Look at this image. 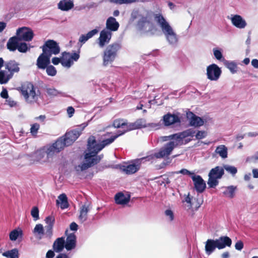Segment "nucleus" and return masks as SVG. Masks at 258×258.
Here are the masks:
<instances>
[{"instance_id":"nucleus-1","label":"nucleus","mask_w":258,"mask_h":258,"mask_svg":"<svg viewBox=\"0 0 258 258\" xmlns=\"http://www.w3.org/2000/svg\"><path fill=\"white\" fill-rule=\"evenodd\" d=\"M153 16V13L151 11L145 9L134 10L131 14V17L133 20L138 19L137 24L138 29L145 32L152 30L153 27L152 22ZM154 17L168 44L173 47H176L179 38L169 23L160 13L154 14Z\"/></svg>"},{"instance_id":"nucleus-2","label":"nucleus","mask_w":258,"mask_h":258,"mask_svg":"<svg viewBox=\"0 0 258 258\" xmlns=\"http://www.w3.org/2000/svg\"><path fill=\"white\" fill-rule=\"evenodd\" d=\"M87 125L88 123L84 122L76 128L67 132L64 136L59 138L45 151L47 158L51 157L55 153L60 152L65 147L71 145L80 137L83 130Z\"/></svg>"},{"instance_id":"nucleus-3","label":"nucleus","mask_w":258,"mask_h":258,"mask_svg":"<svg viewBox=\"0 0 258 258\" xmlns=\"http://www.w3.org/2000/svg\"><path fill=\"white\" fill-rule=\"evenodd\" d=\"M232 244L231 238L227 236H222L216 240L209 239L206 242L205 251L206 254L210 255L216 248L223 249L226 246L230 247Z\"/></svg>"},{"instance_id":"nucleus-4","label":"nucleus","mask_w":258,"mask_h":258,"mask_svg":"<svg viewBox=\"0 0 258 258\" xmlns=\"http://www.w3.org/2000/svg\"><path fill=\"white\" fill-rule=\"evenodd\" d=\"M121 48L119 43H114L108 45L104 52L103 65L106 66L111 63L117 56V51Z\"/></svg>"},{"instance_id":"nucleus-5","label":"nucleus","mask_w":258,"mask_h":258,"mask_svg":"<svg viewBox=\"0 0 258 258\" xmlns=\"http://www.w3.org/2000/svg\"><path fill=\"white\" fill-rule=\"evenodd\" d=\"M22 93L27 103L30 104L38 103V97L41 96L40 90H36V88L32 83H29L27 89L22 90Z\"/></svg>"},{"instance_id":"nucleus-6","label":"nucleus","mask_w":258,"mask_h":258,"mask_svg":"<svg viewBox=\"0 0 258 258\" xmlns=\"http://www.w3.org/2000/svg\"><path fill=\"white\" fill-rule=\"evenodd\" d=\"M224 174V168L217 166L212 168L209 172L208 185L210 188H215L219 183L218 179L222 178Z\"/></svg>"},{"instance_id":"nucleus-7","label":"nucleus","mask_w":258,"mask_h":258,"mask_svg":"<svg viewBox=\"0 0 258 258\" xmlns=\"http://www.w3.org/2000/svg\"><path fill=\"white\" fill-rule=\"evenodd\" d=\"M99 151H88L85 155V162L82 163L81 164L76 166L75 169L77 172L82 171L88 169L89 168L97 164L95 156Z\"/></svg>"},{"instance_id":"nucleus-8","label":"nucleus","mask_w":258,"mask_h":258,"mask_svg":"<svg viewBox=\"0 0 258 258\" xmlns=\"http://www.w3.org/2000/svg\"><path fill=\"white\" fill-rule=\"evenodd\" d=\"M178 143L174 141H170L161 147L158 152L153 154L155 158L159 159L167 157L172 153Z\"/></svg>"},{"instance_id":"nucleus-9","label":"nucleus","mask_w":258,"mask_h":258,"mask_svg":"<svg viewBox=\"0 0 258 258\" xmlns=\"http://www.w3.org/2000/svg\"><path fill=\"white\" fill-rule=\"evenodd\" d=\"M41 48L42 51L47 55L50 54V57L52 54H58L60 50L58 44L55 41L50 39L45 41Z\"/></svg>"},{"instance_id":"nucleus-10","label":"nucleus","mask_w":258,"mask_h":258,"mask_svg":"<svg viewBox=\"0 0 258 258\" xmlns=\"http://www.w3.org/2000/svg\"><path fill=\"white\" fill-rule=\"evenodd\" d=\"M222 74L221 69L215 63H212L207 68V77L210 81H217Z\"/></svg>"},{"instance_id":"nucleus-11","label":"nucleus","mask_w":258,"mask_h":258,"mask_svg":"<svg viewBox=\"0 0 258 258\" xmlns=\"http://www.w3.org/2000/svg\"><path fill=\"white\" fill-rule=\"evenodd\" d=\"M17 37L20 40L31 41L34 36L33 31L29 28L23 27L17 30Z\"/></svg>"},{"instance_id":"nucleus-12","label":"nucleus","mask_w":258,"mask_h":258,"mask_svg":"<svg viewBox=\"0 0 258 258\" xmlns=\"http://www.w3.org/2000/svg\"><path fill=\"white\" fill-rule=\"evenodd\" d=\"M163 120L165 126H169L176 123L180 124L181 122L179 113H168L163 116Z\"/></svg>"},{"instance_id":"nucleus-13","label":"nucleus","mask_w":258,"mask_h":258,"mask_svg":"<svg viewBox=\"0 0 258 258\" xmlns=\"http://www.w3.org/2000/svg\"><path fill=\"white\" fill-rule=\"evenodd\" d=\"M191 179L196 190L198 193H202L206 188V184L204 179L200 175L196 174L191 176Z\"/></svg>"},{"instance_id":"nucleus-14","label":"nucleus","mask_w":258,"mask_h":258,"mask_svg":"<svg viewBox=\"0 0 258 258\" xmlns=\"http://www.w3.org/2000/svg\"><path fill=\"white\" fill-rule=\"evenodd\" d=\"M50 54L47 55L42 51V53L38 56L37 59L36 65L37 68L42 70L45 69L50 63Z\"/></svg>"},{"instance_id":"nucleus-15","label":"nucleus","mask_w":258,"mask_h":258,"mask_svg":"<svg viewBox=\"0 0 258 258\" xmlns=\"http://www.w3.org/2000/svg\"><path fill=\"white\" fill-rule=\"evenodd\" d=\"M123 135V133H118V131L112 135L109 138L107 139H104L100 143H99L97 149L98 151H100L104 147L112 144L115 139L119 136Z\"/></svg>"},{"instance_id":"nucleus-16","label":"nucleus","mask_w":258,"mask_h":258,"mask_svg":"<svg viewBox=\"0 0 258 258\" xmlns=\"http://www.w3.org/2000/svg\"><path fill=\"white\" fill-rule=\"evenodd\" d=\"M45 156V152L44 150H38L31 155H27L26 157L27 160L30 164H33L35 162L41 161Z\"/></svg>"},{"instance_id":"nucleus-17","label":"nucleus","mask_w":258,"mask_h":258,"mask_svg":"<svg viewBox=\"0 0 258 258\" xmlns=\"http://www.w3.org/2000/svg\"><path fill=\"white\" fill-rule=\"evenodd\" d=\"M112 36V33L105 29L102 30L100 33V36L98 38L99 45L103 47L105 44L109 42Z\"/></svg>"},{"instance_id":"nucleus-18","label":"nucleus","mask_w":258,"mask_h":258,"mask_svg":"<svg viewBox=\"0 0 258 258\" xmlns=\"http://www.w3.org/2000/svg\"><path fill=\"white\" fill-rule=\"evenodd\" d=\"M187 117L189 119V125L191 126L200 127L204 123V121L201 117L197 116L192 112L187 113Z\"/></svg>"},{"instance_id":"nucleus-19","label":"nucleus","mask_w":258,"mask_h":258,"mask_svg":"<svg viewBox=\"0 0 258 258\" xmlns=\"http://www.w3.org/2000/svg\"><path fill=\"white\" fill-rule=\"evenodd\" d=\"M230 20L232 25L237 28L243 29L247 25L245 20L240 15H231Z\"/></svg>"},{"instance_id":"nucleus-20","label":"nucleus","mask_w":258,"mask_h":258,"mask_svg":"<svg viewBox=\"0 0 258 258\" xmlns=\"http://www.w3.org/2000/svg\"><path fill=\"white\" fill-rule=\"evenodd\" d=\"M42 88L45 91L47 95L50 97H56L58 96L64 97H69V95L66 93L60 91L53 87H49L47 85H44L42 86Z\"/></svg>"},{"instance_id":"nucleus-21","label":"nucleus","mask_w":258,"mask_h":258,"mask_svg":"<svg viewBox=\"0 0 258 258\" xmlns=\"http://www.w3.org/2000/svg\"><path fill=\"white\" fill-rule=\"evenodd\" d=\"M77 237L74 233L69 234L65 239V248L67 251H71L76 247Z\"/></svg>"},{"instance_id":"nucleus-22","label":"nucleus","mask_w":258,"mask_h":258,"mask_svg":"<svg viewBox=\"0 0 258 258\" xmlns=\"http://www.w3.org/2000/svg\"><path fill=\"white\" fill-rule=\"evenodd\" d=\"M19 66L20 64L15 60H10L5 63L6 69L8 70L12 76L14 73H18L20 71Z\"/></svg>"},{"instance_id":"nucleus-23","label":"nucleus","mask_w":258,"mask_h":258,"mask_svg":"<svg viewBox=\"0 0 258 258\" xmlns=\"http://www.w3.org/2000/svg\"><path fill=\"white\" fill-rule=\"evenodd\" d=\"M65 248V237L62 236L56 238L53 244L52 249L56 253H61Z\"/></svg>"},{"instance_id":"nucleus-24","label":"nucleus","mask_w":258,"mask_h":258,"mask_svg":"<svg viewBox=\"0 0 258 258\" xmlns=\"http://www.w3.org/2000/svg\"><path fill=\"white\" fill-rule=\"evenodd\" d=\"M119 24L116 21L115 18L113 17H109L106 22V30L111 31H116L118 29Z\"/></svg>"},{"instance_id":"nucleus-25","label":"nucleus","mask_w":258,"mask_h":258,"mask_svg":"<svg viewBox=\"0 0 258 258\" xmlns=\"http://www.w3.org/2000/svg\"><path fill=\"white\" fill-rule=\"evenodd\" d=\"M90 209V204L88 202L85 203L80 208V215L79 218L82 222H84L87 220V214Z\"/></svg>"},{"instance_id":"nucleus-26","label":"nucleus","mask_w":258,"mask_h":258,"mask_svg":"<svg viewBox=\"0 0 258 258\" xmlns=\"http://www.w3.org/2000/svg\"><path fill=\"white\" fill-rule=\"evenodd\" d=\"M145 125L143 124L142 123V120H138L135 122L133 123H130L128 124L126 122V125L125 126V128H124L123 130L120 131L118 130V133H123V134L126 133L127 132L135 130L137 128H141L142 127H145Z\"/></svg>"},{"instance_id":"nucleus-27","label":"nucleus","mask_w":258,"mask_h":258,"mask_svg":"<svg viewBox=\"0 0 258 258\" xmlns=\"http://www.w3.org/2000/svg\"><path fill=\"white\" fill-rule=\"evenodd\" d=\"M121 169L127 174H132L137 172L140 168L134 160L132 162V164L122 166Z\"/></svg>"},{"instance_id":"nucleus-28","label":"nucleus","mask_w":258,"mask_h":258,"mask_svg":"<svg viewBox=\"0 0 258 258\" xmlns=\"http://www.w3.org/2000/svg\"><path fill=\"white\" fill-rule=\"evenodd\" d=\"M57 6L62 11H68L74 7V5L72 0H61L58 3Z\"/></svg>"},{"instance_id":"nucleus-29","label":"nucleus","mask_w":258,"mask_h":258,"mask_svg":"<svg viewBox=\"0 0 258 258\" xmlns=\"http://www.w3.org/2000/svg\"><path fill=\"white\" fill-rule=\"evenodd\" d=\"M56 205L60 208L61 209H65L69 207V204L68 201V198L65 194H60L58 197V199L56 201Z\"/></svg>"},{"instance_id":"nucleus-30","label":"nucleus","mask_w":258,"mask_h":258,"mask_svg":"<svg viewBox=\"0 0 258 258\" xmlns=\"http://www.w3.org/2000/svg\"><path fill=\"white\" fill-rule=\"evenodd\" d=\"M114 200L117 204L124 205L129 202L130 197H126L122 192H120L115 195Z\"/></svg>"},{"instance_id":"nucleus-31","label":"nucleus","mask_w":258,"mask_h":258,"mask_svg":"<svg viewBox=\"0 0 258 258\" xmlns=\"http://www.w3.org/2000/svg\"><path fill=\"white\" fill-rule=\"evenodd\" d=\"M19 41L20 40L17 36L10 38L7 44L8 49L11 51H15L18 48Z\"/></svg>"},{"instance_id":"nucleus-32","label":"nucleus","mask_w":258,"mask_h":258,"mask_svg":"<svg viewBox=\"0 0 258 258\" xmlns=\"http://www.w3.org/2000/svg\"><path fill=\"white\" fill-rule=\"evenodd\" d=\"M70 53L63 52L62 53L61 64L64 67L70 68L73 64V61L70 57Z\"/></svg>"},{"instance_id":"nucleus-33","label":"nucleus","mask_w":258,"mask_h":258,"mask_svg":"<svg viewBox=\"0 0 258 258\" xmlns=\"http://www.w3.org/2000/svg\"><path fill=\"white\" fill-rule=\"evenodd\" d=\"M98 32V30L96 29H94L89 32H88L86 34H82L80 36L79 41V42L84 44L86 42L88 41L90 38L93 37L94 35H95Z\"/></svg>"},{"instance_id":"nucleus-34","label":"nucleus","mask_w":258,"mask_h":258,"mask_svg":"<svg viewBox=\"0 0 258 258\" xmlns=\"http://www.w3.org/2000/svg\"><path fill=\"white\" fill-rule=\"evenodd\" d=\"M215 152L218 154L222 159H225L228 157V149L224 145H221L217 146Z\"/></svg>"},{"instance_id":"nucleus-35","label":"nucleus","mask_w":258,"mask_h":258,"mask_svg":"<svg viewBox=\"0 0 258 258\" xmlns=\"http://www.w3.org/2000/svg\"><path fill=\"white\" fill-rule=\"evenodd\" d=\"M99 143H97L94 136L90 137L88 139V150L91 151H96L98 148Z\"/></svg>"},{"instance_id":"nucleus-36","label":"nucleus","mask_w":258,"mask_h":258,"mask_svg":"<svg viewBox=\"0 0 258 258\" xmlns=\"http://www.w3.org/2000/svg\"><path fill=\"white\" fill-rule=\"evenodd\" d=\"M12 77L9 72L0 70V84H7Z\"/></svg>"},{"instance_id":"nucleus-37","label":"nucleus","mask_w":258,"mask_h":258,"mask_svg":"<svg viewBox=\"0 0 258 258\" xmlns=\"http://www.w3.org/2000/svg\"><path fill=\"white\" fill-rule=\"evenodd\" d=\"M154 159H155L153 154H151L144 157L136 159L134 160V161L136 163L137 166L140 169L141 165L142 164H145L147 162H150L152 163L154 161Z\"/></svg>"},{"instance_id":"nucleus-38","label":"nucleus","mask_w":258,"mask_h":258,"mask_svg":"<svg viewBox=\"0 0 258 258\" xmlns=\"http://www.w3.org/2000/svg\"><path fill=\"white\" fill-rule=\"evenodd\" d=\"M225 190L223 191V195L226 197L232 199L235 196L236 186L230 185L225 187Z\"/></svg>"},{"instance_id":"nucleus-39","label":"nucleus","mask_w":258,"mask_h":258,"mask_svg":"<svg viewBox=\"0 0 258 258\" xmlns=\"http://www.w3.org/2000/svg\"><path fill=\"white\" fill-rule=\"evenodd\" d=\"M2 255L7 258H19V251L15 248L3 252Z\"/></svg>"},{"instance_id":"nucleus-40","label":"nucleus","mask_w":258,"mask_h":258,"mask_svg":"<svg viewBox=\"0 0 258 258\" xmlns=\"http://www.w3.org/2000/svg\"><path fill=\"white\" fill-rule=\"evenodd\" d=\"M224 65L229 70L232 74H235L237 72L238 67L235 62L233 61L225 60Z\"/></svg>"},{"instance_id":"nucleus-41","label":"nucleus","mask_w":258,"mask_h":258,"mask_svg":"<svg viewBox=\"0 0 258 258\" xmlns=\"http://www.w3.org/2000/svg\"><path fill=\"white\" fill-rule=\"evenodd\" d=\"M22 235L23 232L21 229H14L10 233V239L12 241H16L19 236H22Z\"/></svg>"},{"instance_id":"nucleus-42","label":"nucleus","mask_w":258,"mask_h":258,"mask_svg":"<svg viewBox=\"0 0 258 258\" xmlns=\"http://www.w3.org/2000/svg\"><path fill=\"white\" fill-rule=\"evenodd\" d=\"M126 125V122L122 119H118L114 120L113 123V126L115 128L121 127L122 130L125 128V126Z\"/></svg>"},{"instance_id":"nucleus-43","label":"nucleus","mask_w":258,"mask_h":258,"mask_svg":"<svg viewBox=\"0 0 258 258\" xmlns=\"http://www.w3.org/2000/svg\"><path fill=\"white\" fill-rule=\"evenodd\" d=\"M33 232L34 234H37L38 235H39V238H41L42 236L44 234V228L43 225L41 224H36Z\"/></svg>"},{"instance_id":"nucleus-44","label":"nucleus","mask_w":258,"mask_h":258,"mask_svg":"<svg viewBox=\"0 0 258 258\" xmlns=\"http://www.w3.org/2000/svg\"><path fill=\"white\" fill-rule=\"evenodd\" d=\"M223 168L224 170L225 169L227 172L233 176H234L237 172V168L234 166L226 164L223 166Z\"/></svg>"},{"instance_id":"nucleus-45","label":"nucleus","mask_w":258,"mask_h":258,"mask_svg":"<svg viewBox=\"0 0 258 258\" xmlns=\"http://www.w3.org/2000/svg\"><path fill=\"white\" fill-rule=\"evenodd\" d=\"M45 69L48 76L53 77L55 76L57 73L55 68L52 65H48Z\"/></svg>"},{"instance_id":"nucleus-46","label":"nucleus","mask_w":258,"mask_h":258,"mask_svg":"<svg viewBox=\"0 0 258 258\" xmlns=\"http://www.w3.org/2000/svg\"><path fill=\"white\" fill-rule=\"evenodd\" d=\"M165 138H169L170 140H175L178 142H180L183 139L182 133L174 134L169 136H165Z\"/></svg>"},{"instance_id":"nucleus-47","label":"nucleus","mask_w":258,"mask_h":258,"mask_svg":"<svg viewBox=\"0 0 258 258\" xmlns=\"http://www.w3.org/2000/svg\"><path fill=\"white\" fill-rule=\"evenodd\" d=\"M39 209L36 206L33 207L31 211V215L33 218L34 221H36L39 219Z\"/></svg>"},{"instance_id":"nucleus-48","label":"nucleus","mask_w":258,"mask_h":258,"mask_svg":"<svg viewBox=\"0 0 258 258\" xmlns=\"http://www.w3.org/2000/svg\"><path fill=\"white\" fill-rule=\"evenodd\" d=\"M181 133L182 137L183 139H184L188 137H193L196 133V131L192 128H189Z\"/></svg>"},{"instance_id":"nucleus-49","label":"nucleus","mask_w":258,"mask_h":258,"mask_svg":"<svg viewBox=\"0 0 258 258\" xmlns=\"http://www.w3.org/2000/svg\"><path fill=\"white\" fill-rule=\"evenodd\" d=\"M246 161L253 163L258 162V151L256 152L253 155L247 157Z\"/></svg>"},{"instance_id":"nucleus-50","label":"nucleus","mask_w":258,"mask_h":258,"mask_svg":"<svg viewBox=\"0 0 258 258\" xmlns=\"http://www.w3.org/2000/svg\"><path fill=\"white\" fill-rule=\"evenodd\" d=\"M111 3L118 5L130 4L134 3V0H109Z\"/></svg>"},{"instance_id":"nucleus-51","label":"nucleus","mask_w":258,"mask_h":258,"mask_svg":"<svg viewBox=\"0 0 258 258\" xmlns=\"http://www.w3.org/2000/svg\"><path fill=\"white\" fill-rule=\"evenodd\" d=\"M17 49L20 52L25 53L28 50V48L26 43L22 42L19 43Z\"/></svg>"},{"instance_id":"nucleus-52","label":"nucleus","mask_w":258,"mask_h":258,"mask_svg":"<svg viewBox=\"0 0 258 258\" xmlns=\"http://www.w3.org/2000/svg\"><path fill=\"white\" fill-rule=\"evenodd\" d=\"M207 136V133L205 131H199L195 135L197 140H201L206 138Z\"/></svg>"},{"instance_id":"nucleus-53","label":"nucleus","mask_w":258,"mask_h":258,"mask_svg":"<svg viewBox=\"0 0 258 258\" xmlns=\"http://www.w3.org/2000/svg\"><path fill=\"white\" fill-rule=\"evenodd\" d=\"M40 128V125L38 123H35L31 125L30 128V133L32 135H36Z\"/></svg>"},{"instance_id":"nucleus-54","label":"nucleus","mask_w":258,"mask_h":258,"mask_svg":"<svg viewBox=\"0 0 258 258\" xmlns=\"http://www.w3.org/2000/svg\"><path fill=\"white\" fill-rule=\"evenodd\" d=\"M45 221L47 224V225L53 226L55 222V219L53 216H49L46 217Z\"/></svg>"},{"instance_id":"nucleus-55","label":"nucleus","mask_w":258,"mask_h":258,"mask_svg":"<svg viewBox=\"0 0 258 258\" xmlns=\"http://www.w3.org/2000/svg\"><path fill=\"white\" fill-rule=\"evenodd\" d=\"M213 53L214 56L218 60H221L223 57L222 53L220 50L218 49L217 48L213 49Z\"/></svg>"},{"instance_id":"nucleus-56","label":"nucleus","mask_w":258,"mask_h":258,"mask_svg":"<svg viewBox=\"0 0 258 258\" xmlns=\"http://www.w3.org/2000/svg\"><path fill=\"white\" fill-rule=\"evenodd\" d=\"M165 215L166 216L169 217V220L172 221L174 219V214L172 210L170 209H167L165 211Z\"/></svg>"},{"instance_id":"nucleus-57","label":"nucleus","mask_w":258,"mask_h":258,"mask_svg":"<svg viewBox=\"0 0 258 258\" xmlns=\"http://www.w3.org/2000/svg\"><path fill=\"white\" fill-rule=\"evenodd\" d=\"M73 61H77L80 58V50H78L77 52H74L72 54L70 53V55L69 57Z\"/></svg>"},{"instance_id":"nucleus-58","label":"nucleus","mask_w":258,"mask_h":258,"mask_svg":"<svg viewBox=\"0 0 258 258\" xmlns=\"http://www.w3.org/2000/svg\"><path fill=\"white\" fill-rule=\"evenodd\" d=\"M177 173H181L183 175H188L191 177L192 175H195L194 173L186 169H182L180 171L177 172Z\"/></svg>"},{"instance_id":"nucleus-59","label":"nucleus","mask_w":258,"mask_h":258,"mask_svg":"<svg viewBox=\"0 0 258 258\" xmlns=\"http://www.w3.org/2000/svg\"><path fill=\"white\" fill-rule=\"evenodd\" d=\"M53 226H45L46 234L48 236H51L52 235V229Z\"/></svg>"},{"instance_id":"nucleus-60","label":"nucleus","mask_w":258,"mask_h":258,"mask_svg":"<svg viewBox=\"0 0 258 258\" xmlns=\"http://www.w3.org/2000/svg\"><path fill=\"white\" fill-rule=\"evenodd\" d=\"M235 249L241 250L243 248V243L241 240L238 241L235 245Z\"/></svg>"},{"instance_id":"nucleus-61","label":"nucleus","mask_w":258,"mask_h":258,"mask_svg":"<svg viewBox=\"0 0 258 258\" xmlns=\"http://www.w3.org/2000/svg\"><path fill=\"white\" fill-rule=\"evenodd\" d=\"M55 252L53 249L48 250L46 254V258H53L55 256Z\"/></svg>"},{"instance_id":"nucleus-62","label":"nucleus","mask_w":258,"mask_h":258,"mask_svg":"<svg viewBox=\"0 0 258 258\" xmlns=\"http://www.w3.org/2000/svg\"><path fill=\"white\" fill-rule=\"evenodd\" d=\"M1 96L2 98L4 99H8L9 97L8 91L6 88H3L2 91L1 93Z\"/></svg>"},{"instance_id":"nucleus-63","label":"nucleus","mask_w":258,"mask_h":258,"mask_svg":"<svg viewBox=\"0 0 258 258\" xmlns=\"http://www.w3.org/2000/svg\"><path fill=\"white\" fill-rule=\"evenodd\" d=\"M70 228L72 231H77L78 228V225L75 222H73L71 223Z\"/></svg>"},{"instance_id":"nucleus-64","label":"nucleus","mask_w":258,"mask_h":258,"mask_svg":"<svg viewBox=\"0 0 258 258\" xmlns=\"http://www.w3.org/2000/svg\"><path fill=\"white\" fill-rule=\"evenodd\" d=\"M74 112H75V109L73 107L70 106L68 108L67 112H68V114L69 117H72L73 116V114L74 113Z\"/></svg>"}]
</instances>
